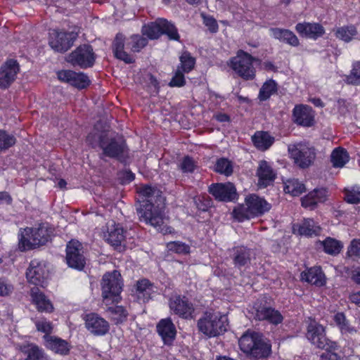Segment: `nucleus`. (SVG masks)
<instances>
[{
    "mask_svg": "<svg viewBox=\"0 0 360 360\" xmlns=\"http://www.w3.org/2000/svg\"><path fill=\"white\" fill-rule=\"evenodd\" d=\"M167 248L169 251L179 255H188L190 253V246L181 241H171L167 243Z\"/></svg>",
    "mask_w": 360,
    "mask_h": 360,
    "instance_id": "49",
    "label": "nucleus"
},
{
    "mask_svg": "<svg viewBox=\"0 0 360 360\" xmlns=\"http://www.w3.org/2000/svg\"><path fill=\"white\" fill-rule=\"evenodd\" d=\"M106 311L110 314L111 321L115 325H120L124 323L129 316L127 309L122 305L108 307Z\"/></svg>",
    "mask_w": 360,
    "mask_h": 360,
    "instance_id": "34",
    "label": "nucleus"
},
{
    "mask_svg": "<svg viewBox=\"0 0 360 360\" xmlns=\"http://www.w3.org/2000/svg\"><path fill=\"white\" fill-rule=\"evenodd\" d=\"M197 212L196 217L198 222H204L207 221L211 217L210 209L212 207L210 204H195Z\"/></svg>",
    "mask_w": 360,
    "mask_h": 360,
    "instance_id": "53",
    "label": "nucleus"
},
{
    "mask_svg": "<svg viewBox=\"0 0 360 360\" xmlns=\"http://www.w3.org/2000/svg\"><path fill=\"white\" fill-rule=\"evenodd\" d=\"M252 310L253 318L257 321L277 326L284 320L281 312L274 307V300L266 295L259 297L253 302Z\"/></svg>",
    "mask_w": 360,
    "mask_h": 360,
    "instance_id": "4",
    "label": "nucleus"
},
{
    "mask_svg": "<svg viewBox=\"0 0 360 360\" xmlns=\"http://www.w3.org/2000/svg\"><path fill=\"white\" fill-rule=\"evenodd\" d=\"M101 148L103 155L120 160L124 159L127 154L125 141L122 139L110 138L108 135L105 141H101Z\"/></svg>",
    "mask_w": 360,
    "mask_h": 360,
    "instance_id": "14",
    "label": "nucleus"
},
{
    "mask_svg": "<svg viewBox=\"0 0 360 360\" xmlns=\"http://www.w3.org/2000/svg\"><path fill=\"white\" fill-rule=\"evenodd\" d=\"M304 190V184L299 182L297 179H288L284 182L283 191L285 193L297 196L302 193Z\"/></svg>",
    "mask_w": 360,
    "mask_h": 360,
    "instance_id": "43",
    "label": "nucleus"
},
{
    "mask_svg": "<svg viewBox=\"0 0 360 360\" xmlns=\"http://www.w3.org/2000/svg\"><path fill=\"white\" fill-rule=\"evenodd\" d=\"M288 151L295 162L302 168L311 165L316 156L314 148L302 143L289 145Z\"/></svg>",
    "mask_w": 360,
    "mask_h": 360,
    "instance_id": "12",
    "label": "nucleus"
},
{
    "mask_svg": "<svg viewBox=\"0 0 360 360\" xmlns=\"http://www.w3.org/2000/svg\"><path fill=\"white\" fill-rule=\"evenodd\" d=\"M160 22H162V34H166L171 40H179L180 36L173 23L164 18Z\"/></svg>",
    "mask_w": 360,
    "mask_h": 360,
    "instance_id": "47",
    "label": "nucleus"
},
{
    "mask_svg": "<svg viewBox=\"0 0 360 360\" xmlns=\"http://www.w3.org/2000/svg\"><path fill=\"white\" fill-rule=\"evenodd\" d=\"M108 134L105 131L99 132L96 129H94L86 137V141L92 146H98L101 147V141H105Z\"/></svg>",
    "mask_w": 360,
    "mask_h": 360,
    "instance_id": "52",
    "label": "nucleus"
},
{
    "mask_svg": "<svg viewBox=\"0 0 360 360\" xmlns=\"http://www.w3.org/2000/svg\"><path fill=\"white\" fill-rule=\"evenodd\" d=\"M301 276L302 280L317 287H322L326 284V276L320 266L308 268L301 274Z\"/></svg>",
    "mask_w": 360,
    "mask_h": 360,
    "instance_id": "26",
    "label": "nucleus"
},
{
    "mask_svg": "<svg viewBox=\"0 0 360 360\" xmlns=\"http://www.w3.org/2000/svg\"><path fill=\"white\" fill-rule=\"evenodd\" d=\"M349 257H360V239H353L347 251Z\"/></svg>",
    "mask_w": 360,
    "mask_h": 360,
    "instance_id": "58",
    "label": "nucleus"
},
{
    "mask_svg": "<svg viewBox=\"0 0 360 360\" xmlns=\"http://www.w3.org/2000/svg\"><path fill=\"white\" fill-rule=\"evenodd\" d=\"M101 285L103 301L105 305L117 304L121 301L123 282L119 271L114 270L105 273Z\"/></svg>",
    "mask_w": 360,
    "mask_h": 360,
    "instance_id": "6",
    "label": "nucleus"
},
{
    "mask_svg": "<svg viewBox=\"0 0 360 360\" xmlns=\"http://www.w3.org/2000/svg\"><path fill=\"white\" fill-rule=\"evenodd\" d=\"M35 326L38 331L45 333V335H49L53 331L52 323L46 319L37 321Z\"/></svg>",
    "mask_w": 360,
    "mask_h": 360,
    "instance_id": "55",
    "label": "nucleus"
},
{
    "mask_svg": "<svg viewBox=\"0 0 360 360\" xmlns=\"http://www.w3.org/2000/svg\"><path fill=\"white\" fill-rule=\"evenodd\" d=\"M156 332L163 344L171 347L176 340L177 330L170 317L161 319L156 324Z\"/></svg>",
    "mask_w": 360,
    "mask_h": 360,
    "instance_id": "18",
    "label": "nucleus"
},
{
    "mask_svg": "<svg viewBox=\"0 0 360 360\" xmlns=\"http://www.w3.org/2000/svg\"><path fill=\"white\" fill-rule=\"evenodd\" d=\"M127 230L120 224L113 223L108 227L107 233L105 234V241L119 252L126 250L125 244Z\"/></svg>",
    "mask_w": 360,
    "mask_h": 360,
    "instance_id": "16",
    "label": "nucleus"
},
{
    "mask_svg": "<svg viewBox=\"0 0 360 360\" xmlns=\"http://www.w3.org/2000/svg\"><path fill=\"white\" fill-rule=\"evenodd\" d=\"M180 167L184 172H192L195 167V164L192 158L186 156L183 159Z\"/></svg>",
    "mask_w": 360,
    "mask_h": 360,
    "instance_id": "59",
    "label": "nucleus"
},
{
    "mask_svg": "<svg viewBox=\"0 0 360 360\" xmlns=\"http://www.w3.org/2000/svg\"><path fill=\"white\" fill-rule=\"evenodd\" d=\"M65 253L66 264L69 267L78 271L84 269L86 259L82 243L77 240L72 239L66 245Z\"/></svg>",
    "mask_w": 360,
    "mask_h": 360,
    "instance_id": "9",
    "label": "nucleus"
},
{
    "mask_svg": "<svg viewBox=\"0 0 360 360\" xmlns=\"http://www.w3.org/2000/svg\"><path fill=\"white\" fill-rule=\"evenodd\" d=\"M147 44L148 39L139 34H132L126 38L124 34L118 33L112 42V47L115 58L129 64L132 63L134 59L124 49L139 52Z\"/></svg>",
    "mask_w": 360,
    "mask_h": 360,
    "instance_id": "3",
    "label": "nucleus"
},
{
    "mask_svg": "<svg viewBox=\"0 0 360 360\" xmlns=\"http://www.w3.org/2000/svg\"><path fill=\"white\" fill-rule=\"evenodd\" d=\"M326 336V330L322 325L311 323L307 326L306 337L316 347H319V342H323Z\"/></svg>",
    "mask_w": 360,
    "mask_h": 360,
    "instance_id": "32",
    "label": "nucleus"
},
{
    "mask_svg": "<svg viewBox=\"0 0 360 360\" xmlns=\"http://www.w3.org/2000/svg\"><path fill=\"white\" fill-rule=\"evenodd\" d=\"M334 34L338 39L349 43L355 39L358 34V31L355 25H349L335 29Z\"/></svg>",
    "mask_w": 360,
    "mask_h": 360,
    "instance_id": "36",
    "label": "nucleus"
},
{
    "mask_svg": "<svg viewBox=\"0 0 360 360\" xmlns=\"http://www.w3.org/2000/svg\"><path fill=\"white\" fill-rule=\"evenodd\" d=\"M185 84L184 72L176 69L174 75L169 83V86L172 87H181L184 86Z\"/></svg>",
    "mask_w": 360,
    "mask_h": 360,
    "instance_id": "56",
    "label": "nucleus"
},
{
    "mask_svg": "<svg viewBox=\"0 0 360 360\" xmlns=\"http://www.w3.org/2000/svg\"><path fill=\"white\" fill-rule=\"evenodd\" d=\"M58 78L62 81L79 89H84L90 84L87 75L82 72H75L72 70H61L57 73Z\"/></svg>",
    "mask_w": 360,
    "mask_h": 360,
    "instance_id": "22",
    "label": "nucleus"
},
{
    "mask_svg": "<svg viewBox=\"0 0 360 360\" xmlns=\"http://www.w3.org/2000/svg\"><path fill=\"white\" fill-rule=\"evenodd\" d=\"M67 61L72 65L86 68L94 65L95 54L90 45L83 44L78 46L68 56Z\"/></svg>",
    "mask_w": 360,
    "mask_h": 360,
    "instance_id": "13",
    "label": "nucleus"
},
{
    "mask_svg": "<svg viewBox=\"0 0 360 360\" xmlns=\"http://www.w3.org/2000/svg\"><path fill=\"white\" fill-rule=\"evenodd\" d=\"M321 245L324 252L332 256H336L340 253L343 248V243L335 238L326 237Z\"/></svg>",
    "mask_w": 360,
    "mask_h": 360,
    "instance_id": "39",
    "label": "nucleus"
},
{
    "mask_svg": "<svg viewBox=\"0 0 360 360\" xmlns=\"http://www.w3.org/2000/svg\"><path fill=\"white\" fill-rule=\"evenodd\" d=\"M162 18H159L155 22H150L143 26L141 32L143 35L147 36L150 39H158L162 35Z\"/></svg>",
    "mask_w": 360,
    "mask_h": 360,
    "instance_id": "41",
    "label": "nucleus"
},
{
    "mask_svg": "<svg viewBox=\"0 0 360 360\" xmlns=\"http://www.w3.org/2000/svg\"><path fill=\"white\" fill-rule=\"evenodd\" d=\"M240 349L255 360L267 359L272 353L271 340L262 333L247 330L239 338Z\"/></svg>",
    "mask_w": 360,
    "mask_h": 360,
    "instance_id": "1",
    "label": "nucleus"
},
{
    "mask_svg": "<svg viewBox=\"0 0 360 360\" xmlns=\"http://www.w3.org/2000/svg\"><path fill=\"white\" fill-rule=\"evenodd\" d=\"M348 299L350 303L360 307V290L350 292Z\"/></svg>",
    "mask_w": 360,
    "mask_h": 360,
    "instance_id": "62",
    "label": "nucleus"
},
{
    "mask_svg": "<svg viewBox=\"0 0 360 360\" xmlns=\"http://www.w3.org/2000/svg\"><path fill=\"white\" fill-rule=\"evenodd\" d=\"M349 277L356 285H360V269L359 268L352 270L349 274Z\"/></svg>",
    "mask_w": 360,
    "mask_h": 360,
    "instance_id": "64",
    "label": "nucleus"
},
{
    "mask_svg": "<svg viewBox=\"0 0 360 360\" xmlns=\"http://www.w3.org/2000/svg\"><path fill=\"white\" fill-rule=\"evenodd\" d=\"M154 283L148 278L139 280L136 285V292L143 296L144 302H148L151 299V295L154 292Z\"/></svg>",
    "mask_w": 360,
    "mask_h": 360,
    "instance_id": "40",
    "label": "nucleus"
},
{
    "mask_svg": "<svg viewBox=\"0 0 360 360\" xmlns=\"http://www.w3.org/2000/svg\"><path fill=\"white\" fill-rule=\"evenodd\" d=\"M46 347L61 356H67L72 348L71 345L65 340L56 336L44 335Z\"/></svg>",
    "mask_w": 360,
    "mask_h": 360,
    "instance_id": "23",
    "label": "nucleus"
},
{
    "mask_svg": "<svg viewBox=\"0 0 360 360\" xmlns=\"http://www.w3.org/2000/svg\"><path fill=\"white\" fill-rule=\"evenodd\" d=\"M77 37L74 32H65L53 30L50 33L49 45L56 51L65 52L72 45Z\"/></svg>",
    "mask_w": 360,
    "mask_h": 360,
    "instance_id": "17",
    "label": "nucleus"
},
{
    "mask_svg": "<svg viewBox=\"0 0 360 360\" xmlns=\"http://www.w3.org/2000/svg\"><path fill=\"white\" fill-rule=\"evenodd\" d=\"M333 321L341 333H350L352 331L349 321L347 319L344 312H337L333 316Z\"/></svg>",
    "mask_w": 360,
    "mask_h": 360,
    "instance_id": "48",
    "label": "nucleus"
},
{
    "mask_svg": "<svg viewBox=\"0 0 360 360\" xmlns=\"http://www.w3.org/2000/svg\"><path fill=\"white\" fill-rule=\"evenodd\" d=\"M319 349H324L326 352L321 355V360H339L340 356L336 352L340 350V346L336 341L328 339L326 336L323 342H319Z\"/></svg>",
    "mask_w": 360,
    "mask_h": 360,
    "instance_id": "29",
    "label": "nucleus"
},
{
    "mask_svg": "<svg viewBox=\"0 0 360 360\" xmlns=\"http://www.w3.org/2000/svg\"><path fill=\"white\" fill-rule=\"evenodd\" d=\"M270 32L274 38L292 46H297L300 44L297 36L289 30L275 27L271 28Z\"/></svg>",
    "mask_w": 360,
    "mask_h": 360,
    "instance_id": "33",
    "label": "nucleus"
},
{
    "mask_svg": "<svg viewBox=\"0 0 360 360\" xmlns=\"http://www.w3.org/2000/svg\"><path fill=\"white\" fill-rule=\"evenodd\" d=\"M171 311L179 317L191 319L195 311L194 305L186 295H175L169 301Z\"/></svg>",
    "mask_w": 360,
    "mask_h": 360,
    "instance_id": "15",
    "label": "nucleus"
},
{
    "mask_svg": "<svg viewBox=\"0 0 360 360\" xmlns=\"http://www.w3.org/2000/svg\"><path fill=\"white\" fill-rule=\"evenodd\" d=\"M16 139L12 134L4 130H0V152L6 150L15 145Z\"/></svg>",
    "mask_w": 360,
    "mask_h": 360,
    "instance_id": "51",
    "label": "nucleus"
},
{
    "mask_svg": "<svg viewBox=\"0 0 360 360\" xmlns=\"http://www.w3.org/2000/svg\"><path fill=\"white\" fill-rule=\"evenodd\" d=\"M30 296L38 311L51 313L53 311L52 302L38 288H31Z\"/></svg>",
    "mask_w": 360,
    "mask_h": 360,
    "instance_id": "27",
    "label": "nucleus"
},
{
    "mask_svg": "<svg viewBox=\"0 0 360 360\" xmlns=\"http://www.w3.org/2000/svg\"><path fill=\"white\" fill-rule=\"evenodd\" d=\"M20 351L25 356V360H50L44 350L36 344L23 345Z\"/></svg>",
    "mask_w": 360,
    "mask_h": 360,
    "instance_id": "30",
    "label": "nucleus"
},
{
    "mask_svg": "<svg viewBox=\"0 0 360 360\" xmlns=\"http://www.w3.org/2000/svg\"><path fill=\"white\" fill-rule=\"evenodd\" d=\"M277 91V84L273 79L266 81L259 89V98L260 101H266Z\"/></svg>",
    "mask_w": 360,
    "mask_h": 360,
    "instance_id": "44",
    "label": "nucleus"
},
{
    "mask_svg": "<svg viewBox=\"0 0 360 360\" xmlns=\"http://www.w3.org/2000/svg\"><path fill=\"white\" fill-rule=\"evenodd\" d=\"M54 229L49 223H40L37 227H27L19 236V248L22 251L33 250L51 240Z\"/></svg>",
    "mask_w": 360,
    "mask_h": 360,
    "instance_id": "2",
    "label": "nucleus"
},
{
    "mask_svg": "<svg viewBox=\"0 0 360 360\" xmlns=\"http://www.w3.org/2000/svg\"><path fill=\"white\" fill-rule=\"evenodd\" d=\"M347 82L352 85H360V62L353 63L352 70L347 77Z\"/></svg>",
    "mask_w": 360,
    "mask_h": 360,
    "instance_id": "54",
    "label": "nucleus"
},
{
    "mask_svg": "<svg viewBox=\"0 0 360 360\" xmlns=\"http://www.w3.org/2000/svg\"><path fill=\"white\" fill-rule=\"evenodd\" d=\"M228 319L220 312L205 311L197 322L199 332L208 338H214L226 331Z\"/></svg>",
    "mask_w": 360,
    "mask_h": 360,
    "instance_id": "7",
    "label": "nucleus"
},
{
    "mask_svg": "<svg viewBox=\"0 0 360 360\" xmlns=\"http://www.w3.org/2000/svg\"><path fill=\"white\" fill-rule=\"evenodd\" d=\"M86 329L95 335H104L110 330L109 323L96 313H89L84 317Z\"/></svg>",
    "mask_w": 360,
    "mask_h": 360,
    "instance_id": "20",
    "label": "nucleus"
},
{
    "mask_svg": "<svg viewBox=\"0 0 360 360\" xmlns=\"http://www.w3.org/2000/svg\"><path fill=\"white\" fill-rule=\"evenodd\" d=\"M348 160V154L344 149H335L331 154V162L335 167H342Z\"/></svg>",
    "mask_w": 360,
    "mask_h": 360,
    "instance_id": "46",
    "label": "nucleus"
},
{
    "mask_svg": "<svg viewBox=\"0 0 360 360\" xmlns=\"http://www.w3.org/2000/svg\"><path fill=\"white\" fill-rule=\"evenodd\" d=\"M245 202H247V203L266 202V201L262 198H260L256 194H250L245 198Z\"/></svg>",
    "mask_w": 360,
    "mask_h": 360,
    "instance_id": "63",
    "label": "nucleus"
},
{
    "mask_svg": "<svg viewBox=\"0 0 360 360\" xmlns=\"http://www.w3.org/2000/svg\"><path fill=\"white\" fill-rule=\"evenodd\" d=\"M347 202H360V188L354 186L351 190H345Z\"/></svg>",
    "mask_w": 360,
    "mask_h": 360,
    "instance_id": "57",
    "label": "nucleus"
},
{
    "mask_svg": "<svg viewBox=\"0 0 360 360\" xmlns=\"http://www.w3.org/2000/svg\"><path fill=\"white\" fill-rule=\"evenodd\" d=\"M209 191L219 201H236L238 197L235 186L231 182L212 184Z\"/></svg>",
    "mask_w": 360,
    "mask_h": 360,
    "instance_id": "19",
    "label": "nucleus"
},
{
    "mask_svg": "<svg viewBox=\"0 0 360 360\" xmlns=\"http://www.w3.org/2000/svg\"><path fill=\"white\" fill-rule=\"evenodd\" d=\"M254 61L259 60L242 50L231 60V67L235 72L245 80H252L255 77V69L252 65Z\"/></svg>",
    "mask_w": 360,
    "mask_h": 360,
    "instance_id": "8",
    "label": "nucleus"
},
{
    "mask_svg": "<svg viewBox=\"0 0 360 360\" xmlns=\"http://www.w3.org/2000/svg\"><path fill=\"white\" fill-rule=\"evenodd\" d=\"M307 202H324L329 200V193L324 188H315L306 196Z\"/></svg>",
    "mask_w": 360,
    "mask_h": 360,
    "instance_id": "42",
    "label": "nucleus"
},
{
    "mask_svg": "<svg viewBox=\"0 0 360 360\" xmlns=\"http://www.w3.org/2000/svg\"><path fill=\"white\" fill-rule=\"evenodd\" d=\"M49 276V271L44 262L37 259L32 260L26 271V278L30 284L45 288Z\"/></svg>",
    "mask_w": 360,
    "mask_h": 360,
    "instance_id": "11",
    "label": "nucleus"
},
{
    "mask_svg": "<svg viewBox=\"0 0 360 360\" xmlns=\"http://www.w3.org/2000/svg\"><path fill=\"white\" fill-rule=\"evenodd\" d=\"M294 122L298 125L310 127L313 124L314 114L311 107L299 105L293 109Z\"/></svg>",
    "mask_w": 360,
    "mask_h": 360,
    "instance_id": "25",
    "label": "nucleus"
},
{
    "mask_svg": "<svg viewBox=\"0 0 360 360\" xmlns=\"http://www.w3.org/2000/svg\"><path fill=\"white\" fill-rule=\"evenodd\" d=\"M13 290L12 285L6 283L0 279V296L4 297L9 295Z\"/></svg>",
    "mask_w": 360,
    "mask_h": 360,
    "instance_id": "61",
    "label": "nucleus"
},
{
    "mask_svg": "<svg viewBox=\"0 0 360 360\" xmlns=\"http://www.w3.org/2000/svg\"><path fill=\"white\" fill-rule=\"evenodd\" d=\"M295 30L301 36L313 39H317L325 34L324 27L316 22L297 23Z\"/></svg>",
    "mask_w": 360,
    "mask_h": 360,
    "instance_id": "24",
    "label": "nucleus"
},
{
    "mask_svg": "<svg viewBox=\"0 0 360 360\" xmlns=\"http://www.w3.org/2000/svg\"><path fill=\"white\" fill-rule=\"evenodd\" d=\"M139 205L140 207L137 208V212L141 221L155 227L164 235L174 232L172 227L164 224V207H160V204Z\"/></svg>",
    "mask_w": 360,
    "mask_h": 360,
    "instance_id": "5",
    "label": "nucleus"
},
{
    "mask_svg": "<svg viewBox=\"0 0 360 360\" xmlns=\"http://www.w3.org/2000/svg\"><path fill=\"white\" fill-rule=\"evenodd\" d=\"M19 71L16 60L10 59L0 68V89H5L15 81Z\"/></svg>",
    "mask_w": 360,
    "mask_h": 360,
    "instance_id": "21",
    "label": "nucleus"
},
{
    "mask_svg": "<svg viewBox=\"0 0 360 360\" xmlns=\"http://www.w3.org/2000/svg\"><path fill=\"white\" fill-rule=\"evenodd\" d=\"M257 175L259 178L258 185L260 187H266L272 183L276 177V174L271 165L265 160L259 162Z\"/></svg>",
    "mask_w": 360,
    "mask_h": 360,
    "instance_id": "28",
    "label": "nucleus"
},
{
    "mask_svg": "<svg viewBox=\"0 0 360 360\" xmlns=\"http://www.w3.org/2000/svg\"><path fill=\"white\" fill-rule=\"evenodd\" d=\"M215 171L225 176H230L233 173L232 162L226 158H220L216 162Z\"/></svg>",
    "mask_w": 360,
    "mask_h": 360,
    "instance_id": "50",
    "label": "nucleus"
},
{
    "mask_svg": "<svg viewBox=\"0 0 360 360\" xmlns=\"http://www.w3.org/2000/svg\"><path fill=\"white\" fill-rule=\"evenodd\" d=\"M321 229L315 224L312 219H307L298 226V234L307 237L317 236L320 234Z\"/></svg>",
    "mask_w": 360,
    "mask_h": 360,
    "instance_id": "38",
    "label": "nucleus"
},
{
    "mask_svg": "<svg viewBox=\"0 0 360 360\" xmlns=\"http://www.w3.org/2000/svg\"><path fill=\"white\" fill-rule=\"evenodd\" d=\"M201 16L203 19V22L206 27H208L209 30L212 32H216L218 30V25L216 20L211 17L207 16L202 13Z\"/></svg>",
    "mask_w": 360,
    "mask_h": 360,
    "instance_id": "60",
    "label": "nucleus"
},
{
    "mask_svg": "<svg viewBox=\"0 0 360 360\" xmlns=\"http://www.w3.org/2000/svg\"><path fill=\"white\" fill-rule=\"evenodd\" d=\"M139 193L146 198L147 202H160L165 200L161 195V191L156 186H143L139 188Z\"/></svg>",
    "mask_w": 360,
    "mask_h": 360,
    "instance_id": "37",
    "label": "nucleus"
},
{
    "mask_svg": "<svg viewBox=\"0 0 360 360\" xmlns=\"http://www.w3.org/2000/svg\"><path fill=\"white\" fill-rule=\"evenodd\" d=\"M233 262L236 267L240 269L250 262V250L245 246H236L233 249Z\"/></svg>",
    "mask_w": 360,
    "mask_h": 360,
    "instance_id": "31",
    "label": "nucleus"
},
{
    "mask_svg": "<svg viewBox=\"0 0 360 360\" xmlns=\"http://www.w3.org/2000/svg\"><path fill=\"white\" fill-rule=\"evenodd\" d=\"M252 141L257 148L266 150L274 143V137L266 131H257L252 136Z\"/></svg>",
    "mask_w": 360,
    "mask_h": 360,
    "instance_id": "35",
    "label": "nucleus"
},
{
    "mask_svg": "<svg viewBox=\"0 0 360 360\" xmlns=\"http://www.w3.org/2000/svg\"><path fill=\"white\" fill-rule=\"evenodd\" d=\"M179 59L180 64L178 65L177 70H180V71L184 73H188L194 68L195 60L191 56L190 53L187 51L184 52Z\"/></svg>",
    "mask_w": 360,
    "mask_h": 360,
    "instance_id": "45",
    "label": "nucleus"
},
{
    "mask_svg": "<svg viewBox=\"0 0 360 360\" xmlns=\"http://www.w3.org/2000/svg\"><path fill=\"white\" fill-rule=\"evenodd\" d=\"M271 208V204H238L232 212L235 221L243 222L262 216Z\"/></svg>",
    "mask_w": 360,
    "mask_h": 360,
    "instance_id": "10",
    "label": "nucleus"
}]
</instances>
